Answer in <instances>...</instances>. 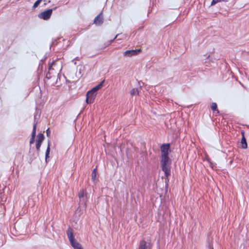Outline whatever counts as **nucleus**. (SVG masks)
<instances>
[{
    "instance_id": "1",
    "label": "nucleus",
    "mask_w": 249,
    "mask_h": 249,
    "mask_svg": "<svg viewBox=\"0 0 249 249\" xmlns=\"http://www.w3.org/2000/svg\"><path fill=\"white\" fill-rule=\"evenodd\" d=\"M105 80L102 81L100 84L89 90L86 94V103L88 104H90L93 103L95 98L97 94V91L99 90L103 86Z\"/></svg>"
},
{
    "instance_id": "2",
    "label": "nucleus",
    "mask_w": 249,
    "mask_h": 249,
    "mask_svg": "<svg viewBox=\"0 0 249 249\" xmlns=\"http://www.w3.org/2000/svg\"><path fill=\"white\" fill-rule=\"evenodd\" d=\"M62 69V63L59 59L53 60L49 67V71L52 73H58Z\"/></svg>"
},
{
    "instance_id": "3",
    "label": "nucleus",
    "mask_w": 249,
    "mask_h": 249,
    "mask_svg": "<svg viewBox=\"0 0 249 249\" xmlns=\"http://www.w3.org/2000/svg\"><path fill=\"white\" fill-rule=\"evenodd\" d=\"M67 234L71 245L74 249H83L81 244L75 241L73 230L71 228H68L67 231Z\"/></svg>"
},
{
    "instance_id": "4",
    "label": "nucleus",
    "mask_w": 249,
    "mask_h": 249,
    "mask_svg": "<svg viewBox=\"0 0 249 249\" xmlns=\"http://www.w3.org/2000/svg\"><path fill=\"white\" fill-rule=\"evenodd\" d=\"M170 143H164L161 145V157H169V152L170 151Z\"/></svg>"
},
{
    "instance_id": "5",
    "label": "nucleus",
    "mask_w": 249,
    "mask_h": 249,
    "mask_svg": "<svg viewBox=\"0 0 249 249\" xmlns=\"http://www.w3.org/2000/svg\"><path fill=\"white\" fill-rule=\"evenodd\" d=\"M52 13L53 9H49L39 14L38 17L40 19L48 20L51 18Z\"/></svg>"
},
{
    "instance_id": "6",
    "label": "nucleus",
    "mask_w": 249,
    "mask_h": 249,
    "mask_svg": "<svg viewBox=\"0 0 249 249\" xmlns=\"http://www.w3.org/2000/svg\"><path fill=\"white\" fill-rule=\"evenodd\" d=\"M171 163L160 165L162 170L164 172L165 177L168 178L171 174Z\"/></svg>"
},
{
    "instance_id": "7",
    "label": "nucleus",
    "mask_w": 249,
    "mask_h": 249,
    "mask_svg": "<svg viewBox=\"0 0 249 249\" xmlns=\"http://www.w3.org/2000/svg\"><path fill=\"white\" fill-rule=\"evenodd\" d=\"M141 52H142V50L141 49H136V50H127L124 53V55L125 56L131 57L132 56L136 55Z\"/></svg>"
},
{
    "instance_id": "8",
    "label": "nucleus",
    "mask_w": 249,
    "mask_h": 249,
    "mask_svg": "<svg viewBox=\"0 0 249 249\" xmlns=\"http://www.w3.org/2000/svg\"><path fill=\"white\" fill-rule=\"evenodd\" d=\"M151 248L150 243H147L144 240L140 241L138 249H151Z\"/></svg>"
},
{
    "instance_id": "9",
    "label": "nucleus",
    "mask_w": 249,
    "mask_h": 249,
    "mask_svg": "<svg viewBox=\"0 0 249 249\" xmlns=\"http://www.w3.org/2000/svg\"><path fill=\"white\" fill-rule=\"evenodd\" d=\"M103 22L102 13L99 14L94 19V23L97 25H101Z\"/></svg>"
},
{
    "instance_id": "10",
    "label": "nucleus",
    "mask_w": 249,
    "mask_h": 249,
    "mask_svg": "<svg viewBox=\"0 0 249 249\" xmlns=\"http://www.w3.org/2000/svg\"><path fill=\"white\" fill-rule=\"evenodd\" d=\"M242 139L241 141V147L244 149H246L248 147V144L246 142V140L245 137L244 131H241Z\"/></svg>"
},
{
    "instance_id": "11",
    "label": "nucleus",
    "mask_w": 249,
    "mask_h": 249,
    "mask_svg": "<svg viewBox=\"0 0 249 249\" xmlns=\"http://www.w3.org/2000/svg\"><path fill=\"white\" fill-rule=\"evenodd\" d=\"M160 163V165H163L172 163V161L169 157H161Z\"/></svg>"
},
{
    "instance_id": "12",
    "label": "nucleus",
    "mask_w": 249,
    "mask_h": 249,
    "mask_svg": "<svg viewBox=\"0 0 249 249\" xmlns=\"http://www.w3.org/2000/svg\"><path fill=\"white\" fill-rule=\"evenodd\" d=\"M37 125V123H36L33 126V129L32 133V137L30 140V143L33 144L35 142V138L36 134V128Z\"/></svg>"
},
{
    "instance_id": "13",
    "label": "nucleus",
    "mask_w": 249,
    "mask_h": 249,
    "mask_svg": "<svg viewBox=\"0 0 249 249\" xmlns=\"http://www.w3.org/2000/svg\"><path fill=\"white\" fill-rule=\"evenodd\" d=\"M44 139V135L42 133H39L37 135V139L36 142L42 143Z\"/></svg>"
},
{
    "instance_id": "14",
    "label": "nucleus",
    "mask_w": 249,
    "mask_h": 249,
    "mask_svg": "<svg viewBox=\"0 0 249 249\" xmlns=\"http://www.w3.org/2000/svg\"><path fill=\"white\" fill-rule=\"evenodd\" d=\"M50 146H51V142L50 141H49L48 142V146L47 148L46 151V155H45V160H47V159L49 157V155L50 152Z\"/></svg>"
},
{
    "instance_id": "15",
    "label": "nucleus",
    "mask_w": 249,
    "mask_h": 249,
    "mask_svg": "<svg viewBox=\"0 0 249 249\" xmlns=\"http://www.w3.org/2000/svg\"><path fill=\"white\" fill-rule=\"evenodd\" d=\"M96 178H97V171H96V169L95 168L92 171V174H91L92 180L93 182H94L96 180Z\"/></svg>"
},
{
    "instance_id": "16",
    "label": "nucleus",
    "mask_w": 249,
    "mask_h": 249,
    "mask_svg": "<svg viewBox=\"0 0 249 249\" xmlns=\"http://www.w3.org/2000/svg\"><path fill=\"white\" fill-rule=\"evenodd\" d=\"M130 94L132 96L139 95V91L138 88H134L130 91Z\"/></svg>"
},
{
    "instance_id": "17",
    "label": "nucleus",
    "mask_w": 249,
    "mask_h": 249,
    "mask_svg": "<svg viewBox=\"0 0 249 249\" xmlns=\"http://www.w3.org/2000/svg\"><path fill=\"white\" fill-rule=\"evenodd\" d=\"M211 109L213 111H216L217 113H219V110L217 109V104L215 103H213L211 105Z\"/></svg>"
},
{
    "instance_id": "18",
    "label": "nucleus",
    "mask_w": 249,
    "mask_h": 249,
    "mask_svg": "<svg viewBox=\"0 0 249 249\" xmlns=\"http://www.w3.org/2000/svg\"><path fill=\"white\" fill-rule=\"evenodd\" d=\"M85 195H86V190L82 189L79 192V193L78 194V197L80 199H81V198L84 197V196H85Z\"/></svg>"
},
{
    "instance_id": "19",
    "label": "nucleus",
    "mask_w": 249,
    "mask_h": 249,
    "mask_svg": "<svg viewBox=\"0 0 249 249\" xmlns=\"http://www.w3.org/2000/svg\"><path fill=\"white\" fill-rule=\"evenodd\" d=\"M42 143L36 142V148L37 151H40V148L41 147Z\"/></svg>"
},
{
    "instance_id": "20",
    "label": "nucleus",
    "mask_w": 249,
    "mask_h": 249,
    "mask_svg": "<svg viewBox=\"0 0 249 249\" xmlns=\"http://www.w3.org/2000/svg\"><path fill=\"white\" fill-rule=\"evenodd\" d=\"M221 0H213L211 2V5H213L218 2H220Z\"/></svg>"
},
{
    "instance_id": "21",
    "label": "nucleus",
    "mask_w": 249,
    "mask_h": 249,
    "mask_svg": "<svg viewBox=\"0 0 249 249\" xmlns=\"http://www.w3.org/2000/svg\"><path fill=\"white\" fill-rule=\"evenodd\" d=\"M206 160L211 164V165L212 164V162L211 161V159L210 158V157L208 155H207L206 156Z\"/></svg>"
},
{
    "instance_id": "22",
    "label": "nucleus",
    "mask_w": 249,
    "mask_h": 249,
    "mask_svg": "<svg viewBox=\"0 0 249 249\" xmlns=\"http://www.w3.org/2000/svg\"><path fill=\"white\" fill-rule=\"evenodd\" d=\"M46 134H47V136L48 137H49L50 136V131L49 130V128H48L47 131H46Z\"/></svg>"
},
{
    "instance_id": "23",
    "label": "nucleus",
    "mask_w": 249,
    "mask_h": 249,
    "mask_svg": "<svg viewBox=\"0 0 249 249\" xmlns=\"http://www.w3.org/2000/svg\"><path fill=\"white\" fill-rule=\"evenodd\" d=\"M119 34L115 36V37L114 38V39L116 38L118 36H119Z\"/></svg>"
}]
</instances>
